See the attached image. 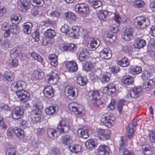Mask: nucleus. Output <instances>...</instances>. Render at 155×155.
Masks as SVG:
<instances>
[{"label": "nucleus", "instance_id": "obj_58", "mask_svg": "<svg viewBox=\"0 0 155 155\" xmlns=\"http://www.w3.org/2000/svg\"><path fill=\"white\" fill-rule=\"evenodd\" d=\"M69 29V27L67 25H64L62 27L61 31L62 32L68 35V33L70 31Z\"/></svg>", "mask_w": 155, "mask_h": 155}, {"label": "nucleus", "instance_id": "obj_23", "mask_svg": "<svg viewBox=\"0 0 155 155\" xmlns=\"http://www.w3.org/2000/svg\"><path fill=\"white\" fill-rule=\"evenodd\" d=\"M43 92L46 97L49 98L53 96L54 93L52 87L50 86H45L43 90Z\"/></svg>", "mask_w": 155, "mask_h": 155}, {"label": "nucleus", "instance_id": "obj_59", "mask_svg": "<svg viewBox=\"0 0 155 155\" xmlns=\"http://www.w3.org/2000/svg\"><path fill=\"white\" fill-rule=\"evenodd\" d=\"M32 37L34 39L35 41H38L39 40V34L37 31H35L32 34Z\"/></svg>", "mask_w": 155, "mask_h": 155}, {"label": "nucleus", "instance_id": "obj_11", "mask_svg": "<svg viewBox=\"0 0 155 155\" xmlns=\"http://www.w3.org/2000/svg\"><path fill=\"white\" fill-rule=\"evenodd\" d=\"M116 90V88L115 84L110 83L104 87L103 89V91L109 95H111L115 93Z\"/></svg>", "mask_w": 155, "mask_h": 155}, {"label": "nucleus", "instance_id": "obj_41", "mask_svg": "<svg viewBox=\"0 0 155 155\" xmlns=\"http://www.w3.org/2000/svg\"><path fill=\"white\" fill-rule=\"evenodd\" d=\"M90 5L94 8L100 7L101 5V2L99 0H88Z\"/></svg>", "mask_w": 155, "mask_h": 155}, {"label": "nucleus", "instance_id": "obj_42", "mask_svg": "<svg viewBox=\"0 0 155 155\" xmlns=\"http://www.w3.org/2000/svg\"><path fill=\"white\" fill-rule=\"evenodd\" d=\"M110 76V74L109 73H106L105 74L101 75L100 80L103 83H105L109 81Z\"/></svg>", "mask_w": 155, "mask_h": 155}, {"label": "nucleus", "instance_id": "obj_39", "mask_svg": "<svg viewBox=\"0 0 155 155\" xmlns=\"http://www.w3.org/2000/svg\"><path fill=\"white\" fill-rule=\"evenodd\" d=\"M71 152L73 153H77L81 150V147L79 145L71 146L69 147Z\"/></svg>", "mask_w": 155, "mask_h": 155}, {"label": "nucleus", "instance_id": "obj_26", "mask_svg": "<svg viewBox=\"0 0 155 155\" xmlns=\"http://www.w3.org/2000/svg\"><path fill=\"white\" fill-rule=\"evenodd\" d=\"M15 76V74L11 71H5L4 77L6 80L10 82L14 80Z\"/></svg>", "mask_w": 155, "mask_h": 155}, {"label": "nucleus", "instance_id": "obj_48", "mask_svg": "<svg viewBox=\"0 0 155 155\" xmlns=\"http://www.w3.org/2000/svg\"><path fill=\"white\" fill-rule=\"evenodd\" d=\"M11 89L12 91H17L19 90L18 81L13 83L11 86Z\"/></svg>", "mask_w": 155, "mask_h": 155}, {"label": "nucleus", "instance_id": "obj_12", "mask_svg": "<svg viewBox=\"0 0 155 155\" xmlns=\"http://www.w3.org/2000/svg\"><path fill=\"white\" fill-rule=\"evenodd\" d=\"M65 67L69 71L72 72L76 71L78 68V66L74 61H68L65 63Z\"/></svg>", "mask_w": 155, "mask_h": 155}, {"label": "nucleus", "instance_id": "obj_47", "mask_svg": "<svg viewBox=\"0 0 155 155\" xmlns=\"http://www.w3.org/2000/svg\"><path fill=\"white\" fill-rule=\"evenodd\" d=\"M24 95L19 100L21 102H25L27 101L29 98L30 94L26 91L24 93Z\"/></svg>", "mask_w": 155, "mask_h": 155}, {"label": "nucleus", "instance_id": "obj_14", "mask_svg": "<svg viewBox=\"0 0 155 155\" xmlns=\"http://www.w3.org/2000/svg\"><path fill=\"white\" fill-rule=\"evenodd\" d=\"M23 112L20 108L17 107H15L13 110L12 116L15 119H18L22 117Z\"/></svg>", "mask_w": 155, "mask_h": 155}, {"label": "nucleus", "instance_id": "obj_28", "mask_svg": "<svg viewBox=\"0 0 155 155\" xmlns=\"http://www.w3.org/2000/svg\"><path fill=\"white\" fill-rule=\"evenodd\" d=\"M44 35L47 38L50 40L54 38L56 35V33L54 30L48 29L45 32Z\"/></svg>", "mask_w": 155, "mask_h": 155}, {"label": "nucleus", "instance_id": "obj_2", "mask_svg": "<svg viewBox=\"0 0 155 155\" xmlns=\"http://www.w3.org/2000/svg\"><path fill=\"white\" fill-rule=\"evenodd\" d=\"M42 108V106L41 104L36 103L33 104L30 115L31 121L33 123H36L40 120Z\"/></svg>", "mask_w": 155, "mask_h": 155}, {"label": "nucleus", "instance_id": "obj_57", "mask_svg": "<svg viewBox=\"0 0 155 155\" xmlns=\"http://www.w3.org/2000/svg\"><path fill=\"white\" fill-rule=\"evenodd\" d=\"M150 140L152 142H155V130H151L149 134Z\"/></svg>", "mask_w": 155, "mask_h": 155}, {"label": "nucleus", "instance_id": "obj_19", "mask_svg": "<svg viewBox=\"0 0 155 155\" xmlns=\"http://www.w3.org/2000/svg\"><path fill=\"white\" fill-rule=\"evenodd\" d=\"M133 30L131 28H127L124 32L123 38L127 41H129L133 38Z\"/></svg>", "mask_w": 155, "mask_h": 155}, {"label": "nucleus", "instance_id": "obj_29", "mask_svg": "<svg viewBox=\"0 0 155 155\" xmlns=\"http://www.w3.org/2000/svg\"><path fill=\"white\" fill-rule=\"evenodd\" d=\"M88 132L87 129H79L77 131L78 136L84 139H87L88 137L89 136Z\"/></svg>", "mask_w": 155, "mask_h": 155}, {"label": "nucleus", "instance_id": "obj_24", "mask_svg": "<svg viewBox=\"0 0 155 155\" xmlns=\"http://www.w3.org/2000/svg\"><path fill=\"white\" fill-rule=\"evenodd\" d=\"M58 106L57 105H52L45 109V112L47 114L52 115L54 114L58 110Z\"/></svg>", "mask_w": 155, "mask_h": 155}, {"label": "nucleus", "instance_id": "obj_55", "mask_svg": "<svg viewBox=\"0 0 155 155\" xmlns=\"http://www.w3.org/2000/svg\"><path fill=\"white\" fill-rule=\"evenodd\" d=\"M45 132V130L44 128H38L36 130L35 132L38 137H40L43 135Z\"/></svg>", "mask_w": 155, "mask_h": 155}, {"label": "nucleus", "instance_id": "obj_35", "mask_svg": "<svg viewBox=\"0 0 155 155\" xmlns=\"http://www.w3.org/2000/svg\"><path fill=\"white\" fill-rule=\"evenodd\" d=\"M146 44V41L144 39H138L136 40L134 46L137 48H141L144 47Z\"/></svg>", "mask_w": 155, "mask_h": 155}, {"label": "nucleus", "instance_id": "obj_46", "mask_svg": "<svg viewBox=\"0 0 155 155\" xmlns=\"http://www.w3.org/2000/svg\"><path fill=\"white\" fill-rule=\"evenodd\" d=\"M87 54V52L86 49H83L82 51H81L79 54V59L81 61H82L84 60V58H86Z\"/></svg>", "mask_w": 155, "mask_h": 155}, {"label": "nucleus", "instance_id": "obj_45", "mask_svg": "<svg viewBox=\"0 0 155 155\" xmlns=\"http://www.w3.org/2000/svg\"><path fill=\"white\" fill-rule=\"evenodd\" d=\"M130 72L134 74H139L142 72V68L141 67H137L130 69Z\"/></svg>", "mask_w": 155, "mask_h": 155}, {"label": "nucleus", "instance_id": "obj_43", "mask_svg": "<svg viewBox=\"0 0 155 155\" xmlns=\"http://www.w3.org/2000/svg\"><path fill=\"white\" fill-rule=\"evenodd\" d=\"M77 82L81 86L85 85L87 83V80L85 77H83L81 76H79L77 78Z\"/></svg>", "mask_w": 155, "mask_h": 155}, {"label": "nucleus", "instance_id": "obj_44", "mask_svg": "<svg viewBox=\"0 0 155 155\" xmlns=\"http://www.w3.org/2000/svg\"><path fill=\"white\" fill-rule=\"evenodd\" d=\"M8 63L9 65L12 67H16L18 64V61L16 58L9 59Z\"/></svg>", "mask_w": 155, "mask_h": 155}, {"label": "nucleus", "instance_id": "obj_21", "mask_svg": "<svg viewBox=\"0 0 155 155\" xmlns=\"http://www.w3.org/2000/svg\"><path fill=\"white\" fill-rule=\"evenodd\" d=\"M109 13V12L106 10L98 11L97 13V15L101 21H104Z\"/></svg>", "mask_w": 155, "mask_h": 155}, {"label": "nucleus", "instance_id": "obj_52", "mask_svg": "<svg viewBox=\"0 0 155 155\" xmlns=\"http://www.w3.org/2000/svg\"><path fill=\"white\" fill-rule=\"evenodd\" d=\"M60 15L61 13L60 12L56 11H53L50 12L48 15L53 18H58L60 17Z\"/></svg>", "mask_w": 155, "mask_h": 155}, {"label": "nucleus", "instance_id": "obj_3", "mask_svg": "<svg viewBox=\"0 0 155 155\" xmlns=\"http://www.w3.org/2000/svg\"><path fill=\"white\" fill-rule=\"evenodd\" d=\"M69 110L74 112L78 117L85 115L86 112L84 106L75 102H72L68 105Z\"/></svg>", "mask_w": 155, "mask_h": 155}, {"label": "nucleus", "instance_id": "obj_36", "mask_svg": "<svg viewBox=\"0 0 155 155\" xmlns=\"http://www.w3.org/2000/svg\"><path fill=\"white\" fill-rule=\"evenodd\" d=\"M49 59L50 61L51 65L56 66L58 65V57L54 54H50L48 56Z\"/></svg>", "mask_w": 155, "mask_h": 155}, {"label": "nucleus", "instance_id": "obj_25", "mask_svg": "<svg viewBox=\"0 0 155 155\" xmlns=\"http://www.w3.org/2000/svg\"><path fill=\"white\" fill-rule=\"evenodd\" d=\"M95 67V64L92 63L90 61H86L83 64V69L86 71H92Z\"/></svg>", "mask_w": 155, "mask_h": 155}, {"label": "nucleus", "instance_id": "obj_64", "mask_svg": "<svg viewBox=\"0 0 155 155\" xmlns=\"http://www.w3.org/2000/svg\"><path fill=\"white\" fill-rule=\"evenodd\" d=\"M20 18V16L18 14H13L11 17V20L12 21H15L19 20Z\"/></svg>", "mask_w": 155, "mask_h": 155}, {"label": "nucleus", "instance_id": "obj_38", "mask_svg": "<svg viewBox=\"0 0 155 155\" xmlns=\"http://www.w3.org/2000/svg\"><path fill=\"white\" fill-rule=\"evenodd\" d=\"M129 2L130 3V2ZM130 2H132L133 6L136 8H142L145 5L144 2L142 0H137L134 1L132 0Z\"/></svg>", "mask_w": 155, "mask_h": 155}, {"label": "nucleus", "instance_id": "obj_5", "mask_svg": "<svg viewBox=\"0 0 155 155\" xmlns=\"http://www.w3.org/2000/svg\"><path fill=\"white\" fill-rule=\"evenodd\" d=\"M99 138L102 140H108L110 137V132L108 129L98 128L97 130Z\"/></svg>", "mask_w": 155, "mask_h": 155}, {"label": "nucleus", "instance_id": "obj_51", "mask_svg": "<svg viewBox=\"0 0 155 155\" xmlns=\"http://www.w3.org/2000/svg\"><path fill=\"white\" fill-rule=\"evenodd\" d=\"M7 155H18V152L13 148H9L7 150Z\"/></svg>", "mask_w": 155, "mask_h": 155}, {"label": "nucleus", "instance_id": "obj_32", "mask_svg": "<svg viewBox=\"0 0 155 155\" xmlns=\"http://www.w3.org/2000/svg\"><path fill=\"white\" fill-rule=\"evenodd\" d=\"M61 141L62 144L65 145H69L72 143V139L69 135H66L61 137Z\"/></svg>", "mask_w": 155, "mask_h": 155}, {"label": "nucleus", "instance_id": "obj_34", "mask_svg": "<svg viewBox=\"0 0 155 155\" xmlns=\"http://www.w3.org/2000/svg\"><path fill=\"white\" fill-rule=\"evenodd\" d=\"M85 145L87 148L89 149L95 147L97 146V141L96 140H88L86 142Z\"/></svg>", "mask_w": 155, "mask_h": 155}, {"label": "nucleus", "instance_id": "obj_53", "mask_svg": "<svg viewBox=\"0 0 155 155\" xmlns=\"http://www.w3.org/2000/svg\"><path fill=\"white\" fill-rule=\"evenodd\" d=\"M18 82L19 90H24L26 88L27 84L25 81H19Z\"/></svg>", "mask_w": 155, "mask_h": 155}, {"label": "nucleus", "instance_id": "obj_60", "mask_svg": "<svg viewBox=\"0 0 155 155\" xmlns=\"http://www.w3.org/2000/svg\"><path fill=\"white\" fill-rule=\"evenodd\" d=\"M1 45L2 48L5 49L9 47L10 43L7 40L1 41Z\"/></svg>", "mask_w": 155, "mask_h": 155}, {"label": "nucleus", "instance_id": "obj_27", "mask_svg": "<svg viewBox=\"0 0 155 155\" xmlns=\"http://www.w3.org/2000/svg\"><path fill=\"white\" fill-rule=\"evenodd\" d=\"M32 76L36 80H41L44 76V74L40 70H35L32 74Z\"/></svg>", "mask_w": 155, "mask_h": 155}, {"label": "nucleus", "instance_id": "obj_9", "mask_svg": "<svg viewBox=\"0 0 155 155\" xmlns=\"http://www.w3.org/2000/svg\"><path fill=\"white\" fill-rule=\"evenodd\" d=\"M111 152L109 147L104 144L101 145L97 149L98 155H109Z\"/></svg>", "mask_w": 155, "mask_h": 155}, {"label": "nucleus", "instance_id": "obj_56", "mask_svg": "<svg viewBox=\"0 0 155 155\" xmlns=\"http://www.w3.org/2000/svg\"><path fill=\"white\" fill-rule=\"evenodd\" d=\"M10 54L12 56L13 55V57H14L19 56L21 55L18 51L16 48L12 49L10 51Z\"/></svg>", "mask_w": 155, "mask_h": 155}, {"label": "nucleus", "instance_id": "obj_7", "mask_svg": "<svg viewBox=\"0 0 155 155\" xmlns=\"http://www.w3.org/2000/svg\"><path fill=\"white\" fill-rule=\"evenodd\" d=\"M101 122L108 127H112L114 124V121L110 115L105 114L103 115L101 119Z\"/></svg>", "mask_w": 155, "mask_h": 155}, {"label": "nucleus", "instance_id": "obj_50", "mask_svg": "<svg viewBox=\"0 0 155 155\" xmlns=\"http://www.w3.org/2000/svg\"><path fill=\"white\" fill-rule=\"evenodd\" d=\"M125 100L124 99L120 100L117 103V107L120 113L122 111L123 107V106L124 104Z\"/></svg>", "mask_w": 155, "mask_h": 155}, {"label": "nucleus", "instance_id": "obj_10", "mask_svg": "<svg viewBox=\"0 0 155 155\" xmlns=\"http://www.w3.org/2000/svg\"><path fill=\"white\" fill-rule=\"evenodd\" d=\"M76 11L81 14H86L89 11L87 5L84 3H80L77 4L75 6Z\"/></svg>", "mask_w": 155, "mask_h": 155}, {"label": "nucleus", "instance_id": "obj_63", "mask_svg": "<svg viewBox=\"0 0 155 155\" xmlns=\"http://www.w3.org/2000/svg\"><path fill=\"white\" fill-rule=\"evenodd\" d=\"M131 125V124H128L127 129V130L128 131V137L129 138H130L133 134L134 129L133 128L130 127Z\"/></svg>", "mask_w": 155, "mask_h": 155}, {"label": "nucleus", "instance_id": "obj_37", "mask_svg": "<svg viewBox=\"0 0 155 155\" xmlns=\"http://www.w3.org/2000/svg\"><path fill=\"white\" fill-rule=\"evenodd\" d=\"M154 84L155 82L153 80L149 79L148 81L143 83V87L144 89L148 90Z\"/></svg>", "mask_w": 155, "mask_h": 155}, {"label": "nucleus", "instance_id": "obj_4", "mask_svg": "<svg viewBox=\"0 0 155 155\" xmlns=\"http://www.w3.org/2000/svg\"><path fill=\"white\" fill-rule=\"evenodd\" d=\"M88 95L89 99L95 101L94 104L95 106L98 107L102 104V102L99 99L101 96L97 91H90L88 93Z\"/></svg>", "mask_w": 155, "mask_h": 155}, {"label": "nucleus", "instance_id": "obj_1", "mask_svg": "<svg viewBox=\"0 0 155 155\" xmlns=\"http://www.w3.org/2000/svg\"><path fill=\"white\" fill-rule=\"evenodd\" d=\"M70 127L68 123L64 121H60L56 129L49 128L48 129L47 134L49 137L54 139L58 137L61 133L68 132Z\"/></svg>", "mask_w": 155, "mask_h": 155}, {"label": "nucleus", "instance_id": "obj_18", "mask_svg": "<svg viewBox=\"0 0 155 155\" xmlns=\"http://www.w3.org/2000/svg\"><path fill=\"white\" fill-rule=\"evenodd\" d=\"M97 41H99V40H96L94 38H91L89 41L87 46L91 50H95L99 45L97 43Z\"/></svg>", "mask_w": 155, "mask_h": 155}, {"label": "nucleus", "instance_id": "obj_8", "mask_svg": "<svg viewBox=\"0 0 155 155\" xmlns=\"http://www.w3.org/2000/svg\"><path fill=\"white\" fill-rule=\"evenodd\" d=\"M17 7L21 12H25L30 8V5L28 2L26 0H18Z\"/></svg>", "mask_w": 155, "mask_h": 155}, {"label": "nucleus", "instance_id": "obj_15", "mask_svg": "<svg viewBox=\"0 0 155 155\" xmlns=\"http://www.w3.org/2000/svg\"><path fill=\"white\" fill-rule=\"evenodd\" d=\"M19 29L17 28L16 25L12 24L11 25L10 29H8L7 30H4V35L5 37L9 36L11 32L13 33H17Z\"/></svg>", "mask_w": 155, "mask_h": 155}, {"label": "nucleus", "instance_id": "obj_62", "mask_svg": "<svg viewBox=\"0 0 155 155\" xmlns=\"http://www.w3.org/2000/svg\"><path fill=\"white\" fill-rule=\"evenodd\" d=\"M150 76V73L147 71H144L142 74V78L143 80H146Z\"/></svg>", "mask_w": 155, "mask_h": 155}, {"label": "nucleus", "instance_id": "obj_16", "mask_svg": "<svg viewBox=\"0 0 155 155\" xmlns=\"http://www.w3.org/2000/svg\"><path fill=\"white\" fill-rule=\"evenodd\" d=\"M100 57L105 59H108L111 57V51L108 48H104L100 52Z\"/></svg>", "mask_w": 155, "mask_h": 155}, {"label": "nucleus", "instance_id": "obj_17", "mask_svg": "<svg viewBox=\"0 0 155 155\" xmlns=\"http://www.w3.org/2000/svg\"><path fill=\"white\" fill-rule=\"evenodd\" d=\"M80 31L79 27L76 25L73 26L72 29L68 33V35L70 37L74 38H78L79 37V32Z\"/></svg>", "mask_w": 155, "mask_h": 155}, {"label": "nucleus", "instance_id": "obj_54", "mask_svg": "<svg viewBox=\"0 0 155 155\" xmlns=\"http://www.w3.org/2000/svg\"><path fill=\"white\" fill-rule=\"evenodd\" d=\"M32 1L34 5L38 7L42 6L45 3L44 0H32Z\"/></svg>", "mask_w": 155, "mask_h": 155}, {"label": "nucleus", "instance_id": "obj_6", "mask_svg": "<svg viewBox=\"0 0 155 155\" xmlns=\"http://www.w3.org/2000/svg\"><path fill=\"white\" fill-rule=\"evenodd\" d=\"M76 91L77 89L72 86H67L65 89V94L69 98L73 99L77 96Z\"/></svg>", "mask_w": 155, "mask_h": 155}, {"label": "nucleus", "instance_id": "obj_13", "mask_svg": "<svg viewBox=\"0 0 155 155\" xmlns=\"http://www.w3.org/2000/svg\"><path fill=\"white\" fill-rule=\"evenodd\" d=\"M139 21L137 22V25L141 28H143L150 24V21L148 18L144 17H140L137 18Z\"/></svg>", "mask_w": 155, "mask_h": 155}, {"label": "nucleus", "instance_id": "obj_31", "mask_svg": "<svg viewBox=\"0 0 155 155\" xmlns=\"http://www.w3.org/2000/svg\"><path fill=\"white\" fill-rule=\"evenodd\" d=\"M117 64L122 67H127L130 64V61L127 58L124 57L117 61Z\"/></svg>", "mask_w": 155, "mask_h": 155}, {"label": "nucleus", "instance_id": "obj_22", "mask_svg": "<svg viewBox=\"0 0 155 155\" xmlns=\"http://www.w3.org/2000/svg\"><path fill=\"white\" fill-rule=\"evenodd\" d=\"M142 90V88L140 87H135L133 88L130 92V96L133 98L138 97L140 95Z\"/></svg>", "mask_w": 155, "mask_h": 155}, {"label": "nucleus", "instance_id": "obj_49", "mask_svg": "<svg viewBox=\"0 0 155 155\" xmlns=\"http://www.w3.org/2000/svg\"><path fill=\"white\" fill-rule=\"evenodd\" d=\"M65 17L72 20H75L76 18V15L71 12L65 13L64 14Z\"/></svg>", "mask_w": 155, "mask_h": 155}, {"label": "nucleus", "instance_id": "obj_61", "mask_svg": "<svg viewBox=\"0 0 155 155\" xmlns=\"http://www.w3.org/2000/svg\"><path fill=\"white\" fill-rule=\"evenodd\" d=\"M110 30L112 32L116 33L118 31L119 28L116 25L113 24L110 26Z\"/></svg>", "mask_w": 155, "mask_h": 155}, {"label": "nucleus", "instance_id": "obj_30", "mask_svg": "<svg viewBox=\"0 0 155 155\" xmlns=\"http://www.w3.org/2000/svg\"><path fill=\"white\" fill-rule=\"evenodd\" d=\"M134 81L133 78L130 75H127L123 77L122 83L127 85H130L132 84Z\"/></svg>", "mask_w": 155, "mask_h": 155}, {"label": "nucleus", "instance_id": "obj_40", "mask_svg": "<svg viewBox=\"0 0 155 155\" xmlns=\"http://www.w3.org/2000/svg\"><path fill=\"white\" fill-rule=\"evenodd\" d=\"M15 133L19 138L22 139L25 136L24 132L22 129L17 127H15Z\"/></svg>", "mask_w": 155, "mask_h": 155}, {"label": "nucleus", "instance_id": "obj_33", "mask_svg": "<svg viewBox=\"0 0 155 155\" xmlns=\"http://www.w3.org/2000/svg\"><path fill=\"white\" fill-rule=\"evenodd\" d=\"M32 27V24L31 22H28L25 23L23 26L24 32L25 34H30Z\"/></svg>", "mask_w": 155, "mask_h": 155}, {"label": "nucleus", "instance_id": "obj_20", "mask_svg": "<svg viewBox=\"0 0 155 155\" xmlns=\"http://www.w3.org/2000/svg\"><path fill=\"white\" fill-rule=\"evenodd\" d=\"M54 72L55 74L54 76L53 75H47L45 77L46 81L50 84H54L56 83L57 79L54 77L56 76H57L58 72L56 70H54Z\"/></svg>", "mask_w": 155, "mask_h": 155}]
</instances>
